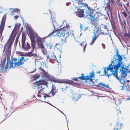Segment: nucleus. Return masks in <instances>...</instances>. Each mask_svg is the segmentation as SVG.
Segmentation results:
<instances>
[{"label": "nucleus", "mask_w": 130, "mask_h": 130, "mask_svg": "<svg viewBox=\"0 0 130 130\" xmlns=\"http://www.w3.org/2000/svg\"><path fill=\"white\" fill-rule=\"evenodd\" d=\"M23 58H21L18 59L16 57H11L10 60V57H7V62L5 67L4 66L2 67V66H0V72L6 71L9 64V67L10 69L11 68H14L15 67L18 68L23 63L22 61Z\"/></svg>", "instance_id": "obj_1"}, {"label": "nucleus", "mask_w": 130, "mask_h": 130, "mask_svg": "<svg viewBox=\"0 0 130 130\" xmlns=\"http://www.w3.org/2000/svg\"><path fill=\"white\" fill-rule=\"evenodd\" d=\"M107 29V26L104 25H103L100 27V29L99 27L96 28V30H95L93 32L94 35L92 37V39L90 43V44H93L101 33L103 35L107 34L108 32Z\"/></svg>", "instance_id": "obj_2"}, {"label": "nucleus", "mask_w": 130, "mask_h": 130, "mask_svg": "<svg viewBox=\"0 0 130 130\" xmlns=\"http://www.w3.org/2000/svg\"><path fill=\"white\" fill-rule=\"evenodd\" d=\"M16 35V34H15L13 38L10 39L9 38L4 45V51H5L4 54L5 57H10V56L11 47Z\"/></svg>", "instance_id": "obj_3"}, {"label": "nucleus", "mask_w": 130, "mask_h": 130, "mask_svg": "<svg viewBox=\"0 0 130 130\" xmlns=\"http://www.w3.org/2000/svg\"><path fill=\"white\" fill-rule=\"evenodd\" d=\"M26 39V36L24 33L22 34V48L24 49L25 51H28L30 48H31V51L29 52H31L32 55V56H34V57L36 56V54L32 53V52L34 51H32V42H31V45L28 42H25V41Z\"/></svg>", "instance_id": "obj_4"}, {"label": "nucleus", "mask_w": 130, "mask_h": 130, "mask_svg": "<svg viewBox=\"0 0 130 130\" xmlns=\"http://www.w3.org/2000/svg\"><path fill=\"white\" fill-rule=\"evenodd\" d=\"M43 72V73L41 72L42 74L41 77L42 78L45 77L47 78V79H46L47 81L52 82L55 83H59L61 79L57 78L54 76H52L51 75L48 74V72L45 71Z\"/></svg>", "instance_id": "obj_5"}, {"label": "nucleus", "mask_w": 130, "mask_h": 130, "mask_svg": "<svg viewBox=\"0 0 130 130\" xmlns=\"http://www.w3.org/2000/svg\"><path fill=\"white\" fill-rule=\"evenodd\" d=\"M29 34L31 42H32V51H34L35 48V39H38L39 37L37 33L32 31H29Z\"/></svg>", "instance_id": "obj_6"}, {"label": "nucleus", "mask_w": 130, "mask_h": 130, "mask_svg": "<svg viewBox=\"0 0 130 130\" xmlns=\"http://www.w3.org/2000/svg\"><path fill=\"white\" fill-rule=\"evenodd\" d=\"M66 30L63 29H61L60 31H54L52 32L50 35L52 36H57L59 38H61L65 36V34L66 33Z\"/></svg>", "instance_id": "obj_7"}, {"label": "nucleus", "mask_w": 130, "mask_h": 130, "mask_svg": "<svg viewBox=\"0 0 130 130\" xmlns=\"http://www.w3.org/2000/svg\"><path fill=\"white\" fill-rule=\"evenodd\" d=\"M66 38L67 37L64 36V37L59 38L60 43H58L56 44V47L58 49L61 48L62 45L66 43Z\"/></svg>", "instance_id": "obj_8"}, {"label": "nucleus", "mask_w": 130, "mask_h": 130, "mask_svg": "<svg viewBox=\"0 0 130 130\" xmlns=\"http://www.w3.org/2000/svg\"><path fill=\"white\" fill-rule=\"evenodd\" d=\"M64 83L68 84L71 85H78V84L77 83L74 82L73 80L67 79H61L59 83Z\"/></svg>", "instance_id": "obj_9"}, {"label": "nucleus", "mask_w": 130, "mask_h": 130, "mask_svg": "<svg viewBox=\"0 0 130 130\" xmlns=\"http://www.w3.org/2000/svg\"><path fill=\"white\" fill-rule=\"evenodd\" d=\"M39 47L41 48V51L44 54H46L47 52L46 50V49L50 47V45L44 43V44L41 43V44L39 45Z\"/></svg>", "instance_id": "obj_10"}, {"label": "nucleus", "mask_w": 130, "mask_h": 130, "mask_svg": "<svg viewBox=\"0 0 130 130\" xmlns=\"http://www.w3.org/2000/svg\"><path fill=\"white\" fill-rule=\"evenodd\" d=\"M96 86L99 89H102L105 87V88H107L109 90L111 89V88L109 87L108 84H106L102 82H100L97 85H92V86Z\"/></svg>", "instance_id": "obj_11"}, {"label": "nucleus", "mask_w": 130, "mask_h": 130, "mask_svg": "<svg viewBox=\"0 0 130 130\" xmlns=\"http://www.w3.org/2000/svg\"><path fill=\"white\" fill-rule=\"evenodd\" d=\"M90 21L91 24L95 26L96 28L98 26L99 21V19L98 18H95L93 16H91Z\"/></svg>", "instance_id": "obj_12"}, {"label": "nucleus", "mask_w": 130, "mask_h": 130, "mask_svg": "<svg viewBox=\"0 0 130 130\" xmlns=\"http://www.w3.org/2000/svg\"><path fill=\"white\" fill-rule=\"evenodd\" d=\"M94 71L93 70L91 72H90L89 74V75L88 77H89V82H90V81L92 82V83H91V84H92V85H95L93 82V80L95 79L94 77L95 76V75L94 73Z\"/></svg>", "instance_id": "obj_13"}, {"label": "nucleus", "mask_w": 130, "mask_h": 130, "mask_svg": "<svg viewBox=\"0 0 130 130\" xmlns=\"http://www.w3.org/2000/svg\"><path fill=\"white\" fill-rule=\"evenodd\" d=\"M16 54L18 56H32L31 52H28L25 54H23V53L20 52H16Z\"/></svg>", "instance_id": "obj_14"}, {"label": "nucleus", "mask_w": 130, "mask_h": 130, "mask_svg": "<svg viewBox=\"0 0 130 130\" xmlns=\"http://www.w3.org/2000/svg\"><path fill=\"white\" fill-rule=\"evenodd\" d=\"M116 62H117H117H116V64L114 66V67L116 71H117L119 68L121 67L122 65L124 63L123 62H121L118 61Z\"/></svg>", "instance_id": "obj_15"}, {"label": "nucleus", "mask_w": 130, "mask_h": 130, "mask_svg": "<svg viewBox=\"0 0 130 130\" xmlns=\"http://www.w3.org/2000/svg\"><path fill=\"white\" fill-rule=\"evenodd\" d=\"M83 10H85V9H82L77 12L76 14L78 17L80 18L84 17V15Z\"/></svg>", "instance_id": "obj_16"}, {"label": "nucleus", "mask_w": 130, "mask_h": 130, "mask_svg": "<svg viewBox=\"0 0 130 130\" xmlns=\"http://www.w3.org/2000/svg\"><path fill=\"white\" fill-rule=\"evenodd\" d=\"M115 54L114 55L113 57H122V56L119 54V51L118 49L117 48L115 49Z\"/></svg>", "instance_id": "obj_17"}, {"label": "nucleus", "mask_w": 130, "mask_h": 130, "mask_svg": "<svg viewBox=\"0 0 130 130\" xmlns=\"http://www.w3.org/2000/svg\"><path fill=\"white\" fill-rule=\"evenodd\" d=\"M128 70L125 69L121 73V75L123 76V77H125L126 75L128 73H130L129 70Z\"/></svg>", "instance_id": "obj_18"}, {"label": "nucleus", "mask_w": 130, "mask_h": 130, "mask_svg": "<svg viewBox=\"0 0 130 130\" xmlns=\"http://www.w3.org/2000/svg\"><path fill=\"white\" fill-rule=\"evenodd\" d=\"M78 5L79 8L82 7L86 8V6H87V8L88 7V6L87 4L83 3L81 1H80Z\"/></svg>", "instance_id": "obj_19"}, {"label": "nucleus", "mask_w": 130, "mask_h": 130, "mask_svg": "<svg viewBox=\"0 0 130 130\" xmlns=\"http://www.w3.org/2000/svg\"><path fill=\"white\" fill-rule=\"evenodd\" d=\"M88 75H87V76H85L83 73H82L81 76L79 77V79L81 80H84L88 76Z\"/></svg>", "instance_id": "obj_20"}, {"label": "nucleus", "mask_w": 130, "mask_h": 130, "mask_svg": "<svg viewBox=\"0 0 130 130\" xmlns=\"http://www.w3.org/2000/svg\"><path fill=\"white\" fill-rule=\"evenodd\" d=\"M80 45L83 48V51L84 52L85 51L87 45V43L85 41H84L80 43Z\"/></svg>", "instance_id": "obj_21"}, {"label": "nucleus", "mask_w": 130, "mask_h": 130, "mask_svg": "<svg viewBox=\"0 0 130 130\" xmlns=\"http://www.w3.org/2000/svg\"><path fill=\"white\" fill-rule=\"evenodd\" d=\"M66 33V34H68L67 36L71 35L72 36H73L74 38H75V36L74 35V34L73 31H70V30L69 31L67 30Z\"/></svg>", "instance_id": "obj_22"}, {"label": "nucleus", "mask_w": 130, "mask_h": 130, "mask_svg": "<svg viewBox=\"0 0 130 130\" xmlns=\"http://www.w3.org/2000/svg\"><path fill=\"white\" fill-rule=\"evenodd\" d=\"M113 61L112 60L111 61V62L108 66L109 68H111V69H112L114 68L113 67H113L115 66V63L116 64V63L114 62L115 60L113 59Z\"/></svg>", "instance_id": "obj_23"}, {"label": "nucleus", "mask_w": 130, "mask_h": 130, "mask_svg": "<svg viewBox=\"0 0 130 130\" xmlns=\"http://www.w3.org/2000/svg\"><path fill=\"white\" fill-rule=\"evenodd\" d=\"M110 67L109 68L108 66L106 68L105 67H104L103 68L104 70L103 72L104 73V74H105V75H106L107 73H108L107 72V71L109 70H111L112 69Z\"/></svg>", "instance_id": "obj_24"}, {"label": "nucleus", "mask_w": 130, "mask_h": 130, "mask_svg": "<svg viewBox=\"0 0 130 130\" xmlns=\"http://www.w3.org/2000/svg\"><path fill=\"white\" fill-rule=\"evenodd\" d=\"M125 64H124V63H123V64L121 66V67L120 68H121L119 69L120 71V72L121 73L122 71L125 70V69H127V68H125Z\"/></svg>", "instance_id": "obj_25"}, {"label": "nucleus", "mask_w": 130, "mask_h": 130, "mask_svg": "<svg viewBox=\"0 0 130 130\" xmlns=\"http://www.w3.org/2000/svg\"><path fill=\"white\" fill-rule=\"evenodd\" d=\"M40 76V75L39 74H35L33 76H32V77H34V79H33V80H36L39 78Z\"/></svg>", "instance_id": "obj_26"}, {"label": "nucleus", "mask_w": 130, "mask_h": 130, "mask_svg": "<svg viewBox=\"0 0 130 130\" xmlns=\"http://www.w3.org/2000/svg\"><path fill=\"white\" fill-rule=\"evenodd\" d=\"M126 57H117V58H115V57H113V59H115V61H118L121 62H123L122 60H123V59L124 58L125 59Z\"/></svg>", "instance_id": "obj_27"}, {"label": "nucleus", "mask_w": 130, "mask_h": 130, "mask_svg": "<svg viewBox=\"0 0 130 130\" xmlns=\"http://www.w3.org/2000/svg\"><path fill=\"white\" fill-rule=\"evenodd\" d=\"M84 18H87V19H89L90 20L91 19V16H93L92 15H91V14L89 13H87L86 16L84 15Z\"/></svg>", "instance_id": "obj_28"}, {"label": "nucleus", "mask_w": 130, "mask_h": 130, "mask_svg": "<svg viewBox=\"0 0 130 130\" xmlns=\"http://www.w3.org/2000/svg\"><path fill=\"white\" fill-rule=\"evenodd\" d=\"M87 8L88 9L89 11L90 12V14H93L94 12L95 11V10L94 9H92L90 7H89L88 6V7H87Z\"/></svg>", "instance_id": "obj_29"}, {"label": "nucleus", "mask_w": 130, "mask_h": 130, "mask_svg": "<svg viewBox=\"0 0 130 130\" xmlns=\"http://www.w3.org/2000/svg\"><path fill=\"white\" fill-rule=\"evenodd\" d=\"M80 1V0H78V1L73 0L72 1L73 5L75 6L76 5H78Z\"/></svg>", "instance_id": "obj_30"}, {"label": "nucleus", "mask_w": 130, "mask_h": 130, "mask_svg": "<svg viewBox=\"0 0 130 130\" xmlns=\"http://www.w3.org/2000/svg\"><path fill=\"white\" fill-rule=\"evenodd\" d=\"M123 77V76L121 74L119 75V77L118 76H117L116 78L117 80H119L122 79Z\"/></svg>", "instance_id": "obj_31"}, {"label": "nucleus", "mask_w": 130, "mask_h": 130, "mask_svg": "<svg viewBox=\"0 0 130 130\" xmlns=\"http://www.w3.org/2000/svg\"><path fill=\"white\" fill-rule=\"evenodd\" d=\"M51 19V20L52 22L53 26H54V23L55 22V20L54 17H53L52 16H51V17H50Z\"/></svg>", "instance_id": "obj_32"}, {"label": "nucleus", "mask_w": 130, "mask_h": 130, "mask_svg": "<svg viewBox=\"0 0 130 130\" xmlns=\"http://www.w3.org/2000/svg\"><path fill=\"white\" fill-rule=\"evenodd\" d=\"M80 27L81 30H83L84 31H85L87 29H88V27H87L84 28L83 26L80 25Z\"/></svg>", "instance_id": "obj_33"}, {"label": "nucleus", "mask_w": 130, "mask_h": 130, "mask_svg": "<svg viewBox=\"0 0 130 130\" xmlns=\"http://www.w3.org/2000/svg\"><path fill=\"white\" fill-rule=\"evenodd\" d=\"M124 36L125 37H130V31L129 32L128 34L126 33H125L124 34Z\"/></svg>", "instance_id": "obj_34"}, {"label": "nucleus", "mask_w": 130, "mask_h": 130, "mask_svg": "<svg viewBox=\"0 0 130 130\" xmlns=\"http://www.w3.org/2000/svg\"><path fill=\"white\" fill-rule=\"evenodd\" d=\"M21 58V57H20V58ZM23 58H23V59H22V62L23 63H22V65L21 64V66H20V68L21 67V66L24 63V62L26 61L27 60H28V58H27L26 60H24V58L25 57H23Z\"/></svg>", "instance_id": "obj_35"}, {"label": "nucleus", "mask_w": 130, "mask_h": 130, "mask_svg": "<svg viewBox=\"0 0 130 130\" xmlns=\"http://www.w3.org/2000/svg\"><path fill=\"white\" fill-rule=\"evenodd\" d=\"M48 83L47 82L44 80L43 82V85H45L47 87H48Z\"/></svg>", "instance_id": "obj_36"}, {"label": "nucleus", "mask_w": 130, "mask_h": 130, "mask_svg": "<svg viewBox=\"0 0 130 130\" xmlns=\"http://www.w3.org/2000/svg\"><path fill=\"white\" fill-rule=\"evenodd\" d=\"M122 13L125 18H126V17L127 15L126 12L125 11H124L123 12L122 11Z\"/></svg>", "instance_id": "obj_37"}, {"label": "nucleus", "mask_w": 130, "mask_h": 130, "mask_svg": "<svg viewBox=\"0 0 130 130\" xmlns=\"http://www.w3.org/2000/svg\"><path fill=\"white\" fill-rule=\"evenodd\" d=\"M71 79L75 81H77L78 80V79H79V77H73Z\"/></svg>", "instance_id": "obj_38"}, {"label": "nucleus", "mask_w": 130, "mask_h": 130, "mask_svg": "<svg viewBox=\"0 0 130 130\" xmlns=\"http://www.w3.org/2000/svg\"><path fill=\"white\" fill-rule=\"evenodd\" d=\"M20 25H21L20 24H17L15 26V28L17 29H19L20 27Z\"/></svg>", "instance_id": "obj_39"}, {"label": "nucleus", "mask_w": 130, "mask_h": 130, "mask_svg": "<svg viewBox=\"0 0 130 130\" xmlns=\"http://www.w3.org/2000/svg\"><path fill=\"white\" fill-rule=\"evenodd\" d=\"M57 92H58V91L57 90L55 91V92L52 91V93H51V94L53 96L55 95V94L56 93H57Z\"/></svg>", "instance_id": "obj_40"}, {"label": "nucleus", "mask_w": 130, "mask_h": 130, "mask_svg": "<svg viewBox=\"0 0 130 130\" xmlns=\"http://www.w3.org/2000/svg\"><path fill=\"white\" fill-rule=\"evenodd\" d=\"M38 83L37 85H36L37 86H39L40 85H43V82H38Z\"/></svg>", "instance_id": "obj_41"}, {"label": "nucleus", "mask_w": 130, "mask_h": 130, "mask_svg": "<svg viewBox=\"0 0 130 130\" xmlns=\"http://www.w3.org/2000/svg\"><path fill=\"white\" fill-rule=\"evenodd\" d=\"M89 77H87V78H86L85 80H85L84 82L85 83H87L88 82V80H89Z\"/></svg>", "instance_id": "obj_42"}, {"label": "nucleus", "mask_w": 130, "mask_h": 130, "mask_svg": "<svg viewBox=\"0 0 130 130\" xmlns=\"http://www.w3.org/2000/svg\"><path fill=\"white\" fill-rule=\"evenodd\" d=\"M38 82L37 81L35 82L34 83V86L35 87H37V86L36 85H37L38 83Z\"/></svg>", "instance_id": "obj_43"}, {"label": "nucleus", "mask_w": 130, "mask_h": 130, "mask_svg": "<svg viewBox=\"0 0 130 130\" xmlns=\"http://www.w3.org/2000/svg\"><path fill=\"white\" fill-rule=\"evenodd\" d=\"M44 80H45V79H43L42 78L39 79L38 81L37 82H41V81H43V82L44 81Z\"/></svg>", "instance_id": "obj_44"}, {"label": "nucleus", "mask_w": 130, "mask_h": 130, "mask_svg": "<svg viewBox=\"0 0 130 130\" xmlns=\"http://www.w3.org/2000/svg\"><path fill=\"white\" fill-rule=\"evenodd\" d=\"M112 75H113V76H114L115 77H116V76H118L117 74L116 73H115V72L114 73H113V74H112Z\"/></svg>", "instance_id": "obj_45"}, {"label": "nucleus", "mask_w": 130, "mask_h": 130, "mask_svg": "<svg viewBox=\"0 0 130 130\" xmlns=\"http://www.w3.org/2000/svg\"><path fill=\"white\" fill-rule=\"evenodd\" d=\"M113 74V73H112L110 74H109L108 73H107V76L108 77V78H109V77L111 75H112Z\"/></svg>", "instance_id": "obj_46"}, {"label": "nucleus", "mask_w": 130, "mask_h": 130, "mask_svg": "<svg viewBox=\"0 0 130 130\" xmlns=\"http://www.w3.org/2000/svg\"><path fill=\"white\" fill-rule=\"evenodd\" d=\"M113 68H114L113 69H112L111 70H110V72H112V73H113V72H114V73L115 72V71L113 70L114 69H115H115L114 67V66L113 67Z\"/></svg>", "instance_id": "obj_47"}, {"label": "nucleus", "mask_w": 130, "mask_h": 130, "mask_svg": "<svg viewBox=\"0 0 130 130\" xmlns=\"http://www.w3.org/2000/svg\"><path fill=\"white\" fill-rule=\"evenodd\" d=\"M39 69L41 71H42V72H43L44 71H45L42 68L40 67V68Z\"/></svg>", "instance_id": "obj_48"}, {"label": "nucleus", "mask_w": 130, "mask_h": 130, "mask_svg": "<svg viewBox=\"0 0 130 130\" xmlns=\"http://www.w3.org/2000/svg\"><path fill=\"white\" fill-rule=\"evenodd\" d=\"M18 38H17V37L16 38V39L15 41V43H16V44L18 42Z\"/></svg>", "instance_id": "obj_49"}, {"label": "nucleus", "mask_w": 130, "mask_h": 130, "mask_svg": "<svg viewBox=\"0 0 130 130\" xmlns=\"http://www.w3.org/2000/svg\"><path fill=\"white\" fill-rule=\"evenodd\" d=\"M119 121L118 120V122H117L116 123V124L115 126V127H116V126H117V125L119 126Z\"/></svg>", "instance_id": "obj_50"}, {"label": "nucleus", "mask_w": 130, "mask_h": 130, "mask_svg": "<svg viewBox=\"0 0 130 130\" xmlns=\"http://www.w3.org/2000/svg\"><path fill=\"white\" fill-rule=\"evenodd\" d=\"M40 63L41 65H43V66H44L45 65H46V63H44L43 61L42 62V63H41V62Z\"/></svg>", "instance_id": "obj_51"}, {"label": "nucleus", "mask_w": 130, "mask_h": 130, "mask_svg": "<svg viewBox=\"0 0 130 130\" xmlns=\"http://www.w3.org/2000/svg\"><path fill=\"white\" fill-rule=\"evenodd\" d=\"M33 69L34 70H33V71H31L30 72V73H33L34 72H35L36 70V68H33Z\"/></svg>", "instance_id": "obj_52"}, {"label": "nucleus", "mask_w": 130, "mask_h": 130, "mask_svg": "<svg viewBox=\"0 0 130 130\" xmlns=\"http://www.w3.org/2000/svg\"><path fill=\"white\" fill-rule=\"evenodd\" d=\"M51 83H52V89H51V91H52L54 90V85H53V83H52L51 82Z\"/></svg>", "instance_id": "obj_53"}, {"label": "nucleus", "mask_w": 130, "mask_h": 130, "mask_svg": "<svg viewBox=\"0 0 130 130\" xmlns=\"http://www.w3.org/2000/svg\"><path fill=\"white\" fill-rule=\"evenodd\" d=\"M120 86V87L121 86V87H122V88H121V90H124V84H123V86Z\"/></svg>", "instance_id": "obj_54"}, {"label": "nucleus", "mask_w": 130, "mask_h": 130, "mask_svg": "<svg viewBox=\"0 0 130 130\" xmlns=\"http://www.w3.org/2000/svg\"><path fill=\"white\" fill-rule=\"evenodd\" d=\"M126 81H125V80H124V79L123 80V82H122V84H124H124H126Z\"/></svg>", "instance_id": "obj_55"}, {"label": "nucleus", "mask_w": 130, "mask_h": 130, "mask_svg": "<svg viewBox=\"0 0 130 130\" xmlns=\"http://www.w3.org/2000/svg\"><path fill=\"white\" fill-rule=\"evenodd\" d=\"M14 11H17L18 12L20 11V10L18 9H16L14 10Z\"/></svg>", "instance_id": "obj_56"}, {"label": "nucleus", "mask_w": 130, "mask_h": 130, "mask_svg": "<svg viewBox=\"0 0 130 130\" xmlns=\"http://www.w3.org/2000/svg\"><path fill=\"white\" fill-rule=\"evenodd\" d=\"M46 95L47 98H50L51 97V96L49 94H46Z\"/></svg>", "instance_id": "obj_57"}, {"label": "nucleus", "mask_w": 130, "mask_h": 130, "mask_svg": "<svg viewBox=\"0 0 130 130\" xmlns=\"http://www.w3.org/2000/svg\"><path fill=\"white\" fill-rule=\"evenodd\" d=\"M107 76V75H105V74H103L100 75L99 76Z\"/></svg>", "instance_id": "obj_58"}, {"label": "nucleus", "mask_w": 130, "mask_h": 130, "mask_svg": "<svg viewBox=\"0 0 130 130\" xmlns=\"http://www.w3.org/2000/svg\"><path fill=\"white\" fill-rule=\"evenodd\" d=\"M129 66H128V65L127 66H126V65H125V68H127V69H126V70H128V68H129Z\"/></svg>", "instance_id": "obj_59"}, {"label": "nucleus", "mask_w": 130, "mask_h": 130, "mask_svg": "<svg viewBox=\"0 0 130 130\" xmlns=\"http://www.w3.org/2000/svg\"><path fill=\"white\" fill-rule=\"evenodd\" d=\"M40 91H41V90H40V91H38V94H41L42 95H43V94L42 93H41L40 92Z\"/></svg>", "instance_id": "obj_60"}, {"label": "nucleus", "mask_w": 130, "mask_h": 130, "mask_svg": "<svg viewBox=\"0 0 130 130\" xmlns=\"http://www.w3.org/2000/svg\"><path fill=\"white\" fill-rule=\"evenodd\" d=\"M57 109L59 111H60L61 113H62L63 114V115H64L65 116H66L65 115L63 112L61 111V110H60L58 108H57Z\"/></svg>", "instance_id": "obj_61"}, {"label": "nucleus", "mask_w": 130, "mask_h": 130, "mask_svg": "<svg viewBox=\"0 0 130 130\" xmlns=\"http://www.w3.org/2000/svg\"><path fill=\"white\" fill-rule=\"evenodd\" d=\"M53 58H50V59H52L56 60H56H57V57H53Z\"/></svg>", "instance_id": "obj_62"}, {"label": "nucleus", "mask_w": 130, "mask_h": 130, "mask_svg": "<svg viewBox=\"0 0 130 130\" xmlns=\"http://www.w3.org/2000/svg\"><path fill=\"white\" fill-rule=\"evenodd\" d=\"M101 71L100 70H99L98 71H97L96 72V73H99L100 74L101 73Z\"/></svg>", "instance_id": "obj_63"}, {"label": "nucleus", "mask_w": 130, "mask_h": 130, "mask_svg": "<svg viewBox=\"0 0 130 130\" xmlns=\"http://www.w3.org/2000/svg\"><path fill=\"white\" fill-rule=\"evenodd\" d=\"M82 94H79V96H78V99H79L80 98V97H81Z\"/></svg>", "instance_id": "obj_64"}]
</instances>
